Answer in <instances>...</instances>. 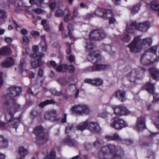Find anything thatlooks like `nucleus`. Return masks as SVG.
<instances>
[{
	"mask_svg": "<svg viewBox=\"0 0 159 159\" xmlns=\"http://www.w3.org/2000/svg\"><path fill=\"white\" fill-rule=\"evenodd\" d=\"M5 109H7V111L5 113V119L8 121L7 124L10 128H13L16 130L19 123L21 122V118L20 116L16 118L14 116L15 111L17 106L13 107L8 101H5L3 102Z\"/></svg>",
	"mask_w": 159,
	"mask_h": 159,
	"instance_id": "f257e3e1",
	"label": "nucleus"
},
{
	"mask_svg": "<svg viewBox=\"0 0 159 159\" xmlns=\"http://www.w3.org/2000/svg\"><path fill=\"white\" fill-rule=\"evenodd\" d=\"M152 43V39L150 38L142 40L140 36H137L134 38L133 40L128 45V47L131 52L137 53L139 52L143 48H146L150 46Z\"/></svg>",
	"mask_w": 159,
	"mask_h": 159,
	"instance_id": "f03ea898",
	"label": "nucleus"
},
{
	"mask_svg": "<svg viewBox=\"0 0 159 159\" xmlns=\"http://www.w3.org/2000/svg\"><path fill=\"white\" fill-rule=\"evenodd\" d=\"M98 51H94L89 52V60L93 63V65L92 67H88V70L92 72L99 71L105 70L108 68L109 65L100 64L102 61Z\"/></svg>",
	"mask_w": 159,
	"mask_h": 159,
	"instance_id": "7ed1b4c3",
	"label": "nucleus"
},
{
	"mask_svg": "<svg viewBox=\"0 0 159 159\" xmlns=\"http://www.w3.org/2000/svg\"><path fill=\"white\" fill-rule=\"evenodd\" d=\"M22 92V89L21 87L15 85L11 86L7 88V94L4 96L6 99L5 101H12L13 102L12 105L13 107L17 106L19 107L16 102L14 98L20 95ZM10 103V102H9Z\"/></svg>",
	"mask_w": 159,
	"mask_h": 159,
	"instance_id": "20e7f679",
	"label": "nucleus"
},
{
	"mask_svg": "<svg viewBox=\"0 0 159 159\" xmlns=\"http://www.w3.org/2000/svg\"><path fill=\"white\" fill-rule=\"evenodd\" d=\"M108 150L109 153L112 156L113 158H115L124 153L123 148L120 146H116L114 145L108 144L106 146L103 147L101 150V153L103 155L102 157H100L101 159H105V156L108 153Z\"/></svg>",
	"mask_w": 159,
	"mask_h": 159,
	"instance_id": "39448f33",
	"label": "nucleus"
},
{
	"mask_svg": "<svg viewBox=\"0 0 159 159\" xmlns=\"http://www.w3.org/2000/svg\"><path fill=\"white\" fill-rule=\"evenodd\" d=\"M44 128L41 125L36 126L33 129V132L36 135V143L39 145H43L48 140L49 133L43 132Z\"/></svg>",
	"mask_w": 159,
	"mask_h": 159,
	"instance_id": "423d86ee",
	"label": "nucleus"
},
{
	"mask_svg": "<svg viewBox=\"0 0 159 159\" xmlns=\"http://www.w3.org/2000/svg\"><path fill=\"white\" fill-rule=\"evenodd\" d=\"M150 23L148 21H146L142 23H139L137 24L136 21L132 22L131 26L127 27L126 30L127 32L133 34L134 33V30L133 29L134 27L135 30H138L141 32H146L150 27Z\"/></svg>",
	"mask_w": 159,
	"mask_h": 159,
	"instance_id": "0eeeda50",
	"label": "nucleus"
},
{
	"mask_svg": "<svg viewBox=\"0 0 159 159\" xmlns=\"http://www.w3.org/2000/svg\"><path fill=\"white\" fill-rule=\"evenodd\" d=\"M146 71V69L144 67L133 69L128 73L127 76L129 78L130 82H135L136 80H141L143 77L144 72Z\"/></svg>",
	"mask_w": 159,
	"mask_h": 159,
	"instance_id": "6e6552de",
	"label": "nucleus"
},
{
	"mask_svg": "<svg viewBox=\"0 0 159 159\" xmlns=\"http://www.w3.org/2000/svg\"><path fill=\"white\" fill-rule=\"evenodd\" d=\"M70 110L72 114L76 116H81L84 114L88 115L90 112L88 106L84 104H78L73 106Z\"/></svg>",
	"mask_w": 159,
	"mask_h": 159,
	"instance_id": "1a4fd4ad",
	"label": "nucleus"
},
{
	"mask_svg": "<svg viewBox=\"0 0 159 159\" xmlns=\"http://www.w3.org/2000/svg\"><path fill=\"white\" fill-rule=\"evenodd\" d=\"M75 128L74 125L72 124H68L67 126L66 127L65 133L67 135V137L63 140L64 143L70 147H74L76 143L75 140L73 139H71V136L68 135L69 132Z\"/></svg>",
	"mask_w": 159,
	"mask_h": 159,
	"instance_id": "9d476101",
	"label": "nucleus"
},
{
	"mask_svg": "<svg viewBox=\"0 0 159 159\" xmlns=\"http://www.w3.org/2000/svg\"><path fill=\"white\" fill-rule=\"evenodd\" d=\"M107 34L102 29H96L93 30L89 34V38L94 40H100L105 38Z\"/></svg>",
	"mask_w": 159,
	"mask_h": 159,
	"instance_id": "9b49d317",
	"label": "nucleus"
},
{
	"mask_svg": "<svg viewBox=\"0 0 159 159\" xmlns=\"http://www.w3.org/2000/svg\"><path fill=\"white\" fill-rule=\"evenodd\" d=\"M44 118L45 120L50 121L52 122L57 121L60 120V118L57 116L56 111L53 109L46 111L44 115Z\"/></svg>",
	"mask_w": 159,
	"mask_h": 159,
	"instance_id": "f8f14e48",
	"label": "nucleus"
},
{
	"mask_svg": "<svg viewBox=\"0 0 159 159\" xmlns=\"http://www.w3.org/2000/svg\"><path fill=\"white\" fill-rule=\"evenodd\" d=\"M111 126L116 129H121L127 126V123L123 120L118 117H114L112 119Z\"/></svg>",
	"mask_w": 159,
	"mask_h": 159,
	"instance_id": "ddd939ff",
	"label": "nucleus"
},
{
	"mask_svg": "<svg viewBox=\"0 0 159 159\" xmlns=\"http://www.w3.org/2000/svg\"><path fill=\"white\" fill-rule=\"evenodd\" d=\"M114 112L117 116L127 115L129 114L130 111L121 105H118L114 108Z\"/></svg>",
	"mask_w": 159,
	"mask_h": 159,
	"instance_id": "4468645a",
	"label": "nucleus"
},
{
	"mask_svg": "<svg viewBox=\"0 0 159 159\" xmlns=\"http://www.w3.org/2000/svg\"><path fill=\"white\" fill-rule=\"evenodd\" d=\"M135 128L139 131H142L146 128L145 124V118L143 116L137 118Z\"/></svg>",
	"mask_w": 159,
	"mask_h": 159,
	"instance_id": "2eb2a0df",
	"label": "nucleus"
},
{
	"mask_svg": "<svg viewBox=\"0 0 159 159\" xmlns=\"http://www.w3.org/2000/svg\"><path fill=\"white\" fill-rule=\"evenodd\" d=\"M39 54V57L32 58L37 60L36 61H33L31 63V67L33 69H36L42 65V57L44 56L45 54L43 53H40Z\"/></svg>",
	"mask_w": 159,
	"mask_h": 159,
	"instance_id": "dca6fc26",
	"label": "nucleus"
},
{
	"mask_svg": "<svg viewBox=\"0 0 159 159\" xmlns=\"http://www.w3.org/2000/svg\"><path fill=\"white\" fill-rule=\"evenodd\" d=\"M88 129L91 132L96 133L100 131V127L98 123L93 122H88Z\"/></svg>",
	"mask_w": 159,
	"mask_h": 159,
	"instance_id": "f3484780",
	"label": "nucleus"
},
{
	"mask_svg": "<svg viewBox=\"0 0 159 159\" xmlns=\"http://www.w3.org/2000/svg\"><path fill=\"white\" fill-rule=\"evenodd\" d=\"M8 140L3 136L0 135V148H7L8 146ZM5 155L0 153V159H5Z\"/></svg>",
	"mask_w": 159,
	"mask_h": 159,
	"instance_id": "a211bd4d",
	"label": "nucleus"
},
{
	"mask_svg": "<svg viewBox=\"0 0 159 159\" xmlns=\"http://www.w3.org/2000/svg\"><path fill=\"white\" fill-rule=\"evenodd\" d=\"M115 97L119 100L123 102L126 101V92L121 90H119L116 91L114 93Z\"/></svg>",
	"mask_w": 159,
	"mask_h": 159,
	"instance_id": "6ab92c4d",
	"label": "nucleus"
},
{
	"mask_svg": "<svg viewBox=\"0 0 159 159\" xmlns=\"http://www.w3.org/2000/svg\"><path fill=\"white\" fill-rule=\"evenodd\" d=\"M15 61L11 57L6 58L2 63V66L3 68H8L11 67L14 65Z\"/></svg>",
	"mask_w": 159,
	"mask_h": 159,
	"instance_id": "aec40b11",
	"label": "nucleus"
},
{
	"mask_svg": "<svg viewBox=\"0 0 159 159\" xmlns=\"http://www.w3.org/2000/svg\"><path fill=\"white\" fill-rule=\"evenodd\" d=\"M152 78L154 80H159V70L154 67H150L148 70Z\"/></svg>",
	"mask_w": 159,
	"mask_h": 159,
	"instance_id": "412c9836",
	"label": "nucleus"
},
{
	"mask_svg": "<svg viewBox=\"0 0 159 159\" xmlns=\"http://www.w3.org/2000/svg\"><path fill=\"white\" fill-rule=\"evenodd\" d=\"M108 10L107 9H102L97 10L94 11V14L98 17H101L104 19L107 20L108 19L107 15Z\"/></svg>",
	"mask_w": 159,
	"mask_h": 159,
	"instance_id": "4be33fe9",
	"label": "nucleus"
},
{
	"mask_svg": "<svg viewBox=\"0 0 159 159\" xmlns=\"http://www.w3.org/2000/svg\"><path fill=\"white\" fill-rule=\"evenodd\" d=\"M148 57L146 53H144L141 56L140 61L142 64L148 66L153 63V62L148 58Z\"/></svg>",
	"mask_w": 159,
	"mask_h": 159,
	"instance_id": "5701e85b",
	"label": "nucleus"
},
{
	"mask_svg": "<svg viewBox=\"0 0 159 159\" xmlns=\"http://www.w3.org/2000/svg\"><path fill=\"white\" fill-rule=\"evenodd\" d=\"M28 153V151L27 149L23 146L20 147L19 148V157L17 158V159H24Z\"/></svg>",
	"mask_w": 159,
	"mask_h": 159,
	"instance_id": "b1692460",
	"label": "nucleus"
},
{
	"mask_svg": "<svg viewBox=\"0 0 159 159\" xmlns=\"http://www.w3.org/2000/svg\"><path fill=\"white\" fill-rule=\"evenodd\" d=\"M143 88L150 93H153L154 91V84L147 82L143 87Z\"/></svg>",
	"mask_w": 159,
	"mask_h": 159,
	"instance_id": "393cba45",
	"label": "nucleus"
},
{
	"mask_svg": "<svg viewBox=\"0 0 159 159\" xmlns=\"http://www.w3.org/2000/svg\"><path fill=\"white\" fill-rule=\"evenodd\" d=\"M105 139L107 141H117L121 142L122 139L120 138L119 135L116 134H114L112 136L106 135L105 136Z\"/></svg>",
	"mask_w": 159,
	"mask_h": 159,
	"instance_id": "a878e982",
	"label": "nucleus"
},
{
	"mask_svg": "<svg viewBox=\"0 0 159 159\" xmlns=\"http://www.w3.org/2000/svg\"><path fill=\"white\" fill-rule=\"evenodd\" d=\"M88 120H87L85 121L76 125V127L78 130L82 131L86 129V128H88Z\"/></svg>",
	"mask_w": 159,
	"mask_h": 159,
	"instance_id": "bb28decb",
	"label": "nucleus"
},
{
	"mask_svg": "<svg viewBox=\"0 0 159 159\" xmlns=\"http://www.w3.org/2000/svg\"><path fill=\"white\" fill-rule=\"evenodd\" d=\"M56 103L54 99H47L44 101L41 102L39 104V107L42 108L47 105L55 104Z\"/></svg>",
	"mask_w": 159,
	"mask_h": 159,
	"instance_id": "cd10ccee",
	"label": "nucleus"
},
{
	"mask_svg": "<svg viewBox=\"0 0 159 159\" xmlns=\"http://www.w3.org/2000/svg\"><path fill=\"white\" fill-rule=\"evenodd\" d=\"M11 49L9 47H3L0 49V55L5 56L11 53Z\"/></svg>",
	"mask_w": 159,
	"mask_h": 159,
	"instance_id": "c85d7f7f",
	"label": "nucleus"
},
{
	"mask_svg": "<svg viewBox=\"0 0 159 159\" xmlns=\"http://www.w3.org/2000/svg\"><path fill=\"white\" fill-rule=\"evenodd\" d=\"M32 50L34 53L30 54V56L31 58L39 57L40 54L39 53H42L40 52H39V48L37 46L34 45L33 46Z\"/></svg>",
	"mask_w": 159,
	"mask_h": 159,
	"instance_id": "c756f323",
	"label": "nucleus"
},
{
	"mask_svg": "<svg viewBox=\"0 0 159 159\" xmlns=\"http://www.w3.org/2000/svg\"><path fill=\"white\" fill-rule=\"evenodd\" d=\"M141 6L140 3H138L133 7L130 9L131 14L134 15L138 13L140 9Z\"/></svg>",
	"mask_w": 159,
	"mask_h": 159,
	"instance_id": "7c9ffc66",
	"label": "nucleus"
},
{
	"mask_svg": "<svg viewBox=\"0 0 159 159\" xmlns=\"http://www.w3.org/2000/svg\"><path fill=\"white\" fill-rule=\"evenodd\" d=\"M85 44L86 45L85 46V48L86 52H88L93 49L94 44L90 41H87L85 42Z\"/></svg>",
	"mask_w": 159,
	"mask_h": 159,
	"instance_id": "2f4dec72",
	"label": "nucleus"
},
{
	"mask_svg": "<svg viewBox=\"0 0 159 159\" xmlns=\"http://www.w3.org/2000/svg\"><path fill=\"white\" fill-rule=\"evenodd\" d=\"M151 7L154 11L158 12L159 11V4L157 0H153L151 3Z\"/></svg>",
	"mask_w": 159,
	"mask_h": 159,
	"instance_id": "473e14b6",
	"label": "nucleus"
},
{
	"mask_svg": "<svg viewBox=\"0 0 159 159\" xmlns=\"http://www.w3.org/2000/svg\"><path fill=\"white\" fill-rule=\"evenodd\" d=\"M67 70V65L63 64V65H59L57 67L56 70L58 72H61L62 71L65 72Z\"/></svg>",
	"mask_w": 159,
	"mask_h": 159,
	"instance_id": "72a5a7b5",
	"label": "nucleus"
},
{
	"mask_svg": "<svg viewBox=\"0 0 159 159\" xmlns=\"http://www.w3.org/2000/svg\"><path fill=\"white\" fill-rule=\"evenodd\" d=\"M65 14L64 11L61 9H58L55 11L54 14L55 16L57 18L63 17Z\"/></svg>",
	"mask_w": 159,
	"mask_h": 159,
	"instance_id": "f704fd0d",
	"label": "nucleus"
},
{
	"mask_svg": "<svg viewBox=\"0 0 159 159\" xmlns=\"http://www.w3.org/2000/svg\"><path fill=\"white\" fill-rule=\"evenodd\" d=\"M103 83V80L100 78H97L93 79V85L99 86L102 85Z\"/></svg>",
	"mask_w": 159,
	"mask_h": 159,
	"instance_id": "c9c22d12",
	"label": "nucleus"
},
{
	"mask_svg": "<svg viewBox=\"0 0 159 159\" xmlns=\"http://www.w3.org/2000/svg\"><path fill=\"white\" fill-rule=\"evenodd\" d=\"M101 140L99 138H97L96 141L93 143V146L96 148H98L101 147Z\"/></svg>",
	"mask_w": 159,
	"mask_h": 159,
	"instance_id": "e433bc0d",
	"label": "nucleus"
},
{
	"mask_svg": "<svg viewBox=\"0 0 159 159\" xmlns=\"http://www.w3.org/2000/svg\"><path fill=\"white\" fill-rule=\"evenodd\" d=\"M121 142L123 144H125L127 145H129L133 143V141L131 139H122Z\"/></svg>",
	"mask_w": 159,
	"mask_h": 159,
	"instance_id": "4c0bfd02",
	"label": "nucleus"
},
{
	"mask_svg": "<svg viewBox=\"0 0 159 159\" xmlns=\"http://www.w3.org/2000/svg\"><path fill=\"white\" fill-rule=\"evenodd\" d=\"M111 12V16L109 18V23L110 25L113 24L116 21V20L115 17H113V14L112 11L111 10H108Z\"/></svg>",
	"mask_w": 159,
	"mask_h": 159,
	"instance_id": "58836bf2",
	"label": "nucleus"
},
{
	"mask_svg": "<svg viewBox=\"0 0 159 159\" xmlns=\"http://www.w3.org/2000/svg\"><path fill=\"white\" fill-rule=\"evenodd\" d=\"M51 93L54 95L57 96H60L62 94V91H58L55 89H52L50 90Z\"/></svg>",
	"mask_w": 159,
	"mask_h": 159,
	"instance_id": "ea45409f",
	"label": "nucleus"
},
{
	"mask_svg": "<svg viewBox=\"0 0 159 159\" xmlns=\"http://www.w3.org/2000/svg\"><path fill=\"white\" fill-rule=\"evenodd\" d=\"M7 18V15L6 11L2 9H0V18L5 19Z\"/></svg>",
	"mask_w": 159,
	"mask_h": 159,
	"instance_id": "a19ab883",
	"label": "nucleus"
},
{
	"mask_svg": "<svg viewBox=\"0 0 159 159\" xmlns=\"http://www.w3.org/2000/svg\"><path fill=\"white\" fill-rule=\"evenodd\" d=\"M153 95V99L152 101V103H155L159 101V94L153 93H152Z\"/></svg>",
	"mask_w": 159,
	"mask_h": 159,
	"instance_id": "79ce46f5",
	"label": "nucleus"
},
{
	"mask_svg": "<svg viewBox=\"0 0 159 159\" xmlns=\"http://www.w3.org/2000/svg\"><path fill=\"white\" fill-rule=\"evenodd\" d=\"M131 37L128 34H125L123 35L122 40L124 42H127L130 40Z\"/></svg>",
	"mask_w": 159,
	"mask_h": 159,
	"instance_id": "37998d69",
	"label": "nucleus"
},
{
	"mask_svg": "<svg viewBox=\"0 0 159 159\" xmlns=\"http://www.w3.org/2000/svg\"><path fill=\"white\" fill-rule=\"evenodd\" d=\"M148 52L152 53L155 55H157V46H153L148 49Z\"/></svg>",
	"mask_w": 159,
	"mask_h": 159,
	"instance_id": "c03bdc74",
	"label": "nucleus"
},
{
	"mask_svg": "<svg viewBox=\"0 0 159 159\" xmlns=\"http://www.w3.org/2000/svg\"><path fill=\"white\" fill-rule=\"evenodd\" d=\"M40 45L41 48V51L42 52H45L47 51L48 47L47 43H40Z\"/></svg>",
	"mask_w": 159,
	"mask_h": 159,
	"instance_id": "a18cd8bd",
	"label": "nucleus"
},
{
	"mask_svg": "<svg viewBox=\"0 0 159 159\" xmlns=\"http://www.w3.org/2000/svg\"><path fill=\"white\" fill-rule=\"evenodd\" d=\"M73 15L71 18L72 20H73L75 18L77 17L78 15V9L77 7H74L73 9Z\"/></svg>",
	"mask_w": 159,
	"mask_h": 159,
	"instance_id": "49530a36",
	"label": "nucleus"
},
{
	"mask_svg": "<svg viewBox=\"0 0 159 159\" xmlns=\"http://www.w3.org/2000/svg\"><path fill=\"white\" fill-rule=\"evenodd\" d=\"M56 156V153L55 151H51L48 156V159H54Z\"/></svg>",
	"mask_w": 159,
	"mask_h": 159,
	"instance_id": "de8ad7c7",
	"label": "nucleus"
},
{
	"mask_svg": "<svg viewBox=\"0 0 159 159\" xmlns=\"http://www.w3.org/2000/svg\"><path fill=\"white\" fill-rule=\"evenodd\" d=\"M58 81L61 85L63 86L66 85L67 83L66 80L63 78H60L59 79Z\"/></svg>",
	"mask_w": 159,
	"mask_h": 159,
	"instance_id": "09e8293b",
	"label": "nucleus"
},
{
	"mask_svg": "<svg viewBox=\"0 0 159 159\" xmlns=\"http://www.w3.org/2000/svg\"><path fill=\"white\" fill-rule=\"evenodd\" d=\"M71 26V25L69 24L67 26V29L68 30V34L69 35V37L70 39H71L73 38V36L71 32V30L70 28V27Z\"/></svg>",
	"mask_w": 159,
	"mask_h": 159,
	"instance_id": "8fccbe9b",
	"label": "nucleus"
},
{
	"mask_svg": "<svg viewBox=\"0 0 159 159\" xmlns=\"http://www.w3.org/2000/svg\"><path fill=\"white\" fill-rule=\"evenodd\" d=\"M67 70L70 73H73L75 70V68L74 66L70 65L68 66H67Z\"/></svg>",
	"mask_w": 159,
	"mask_h": 159,
	"instance_id": "3c124183",
	"label": "nucleus"
},
{
	"mask_svg": "<svg viewBox=\"0 0 159 159\" xmlns=\"http://www.w3.org/2000/svg\"><path fill=\"white\" fill-rule=\"evenodd\" d=\"M30 115L31 116L34 118L37 117L38 115V113L37 111L35 110H33L30 112Z\"/></svg>",
	"mask_w": 159,
	"mask_h": 159,
	"instance_id": "603ef678",
	"label": "nucleus"
},
{
	"mask_svg": "<svg viewBox=\"0 0 159 159\" xmlns=\"http://www.w3.org/2000/svg\"><path fill=\"white\" fill-rule=\"evenodd\" d=\"M29 41V40L28 37L26 36L23 37V43H25V45H27L28 44Z\"/></svg>",
	"mask_w": 159,
	"mask_h": 159,
	"instance_id": "864d4df0",
	"label": "nucleus"
},
{
	"mask_svg": "<svg viewBox=\"0 0 159 159\" xmlns=\"http://www.w3.org/2000/svg\"><path fill=\"white\" fill-rule=\"evenodd\" d=\"M56 7V4L54 2H52L49 5V7L52 11H53L55 9Z\"/></svg>",
	"mask_w": 159,
	"mask_h": 159,
	"instance_id": "5fc2aeb1",
	"label": "nucleus"
},
{
	"mask_svg": "<svg viewBox=\"0 0 159 159\" xmlns=\"http://www.w3.org/2000/svg\"><path fill=\"white\" fill-rule=\"evenodd\" d=\"M6 123L1 122L0 123V129L3 130L6 129Z\"/></svg>",
	"mask_w": 159,
	"mask_h": 159,
	"instance_id": "6e6d98bb",
	"label": "nucleus"
},
{
	"mask_svg": "<svg viewBox=\"0 0 159 159\" xmlns=\"http://www.w3.org/2000/svg\"><path fill=\"white\" fill-rule=\"evenodd\" d=\"M84 82L89 84L93 85V79H86L84 80Z\"/></svg>",
	"mask_w": 159,
	"mask_h": 159,
	"instance_id": "4d7b16f0",
	"label": "nucleus"
},
{
	"mask_svg": "<svg viewBox=\"0 0 159 159\" xmlns=\"http://www.w3.org/2000/svg\"><path fill=\"white\" fill-rule=\"evenodd\" d=\"M30 34L33 36H38L40 34L39 32L34 30H32L30 32Z\"/></svg>",
	"mask_w": 159,
	"mask_h": 159,
	"instance_id": "13d9d810",
	"label": "nucleus"
},
{
	"mask_svg": "<svg viewBox=\"0 0 159 159\" xmlns=\"http://www.w3.org/2000/svg\"><path fill=\"white\" fill-rule=\"evenodd\" d=\"M67 115L66 114H64V115L63 117L62 118L61 120V123H66V118Z\"/></svg>",
	"mask_w": 159,
	"mask_h": 159,
	"instance_id": "bf43d9fd",
	"label": "nucleus"
},
{
	"mask_svg": "<svg viewBox=\"0 0 159 159\" xmlns=\"http://www.w3.org/2000/svg\"><path fill=\"white\" fill-rule=\"evenodd\" d=\"M4 40L8 44H10L12 42V39L10 37H5Z\"/></svg>",
	"mask_w": 159,
	"mask_h": 159,
	"instance_id": "052dcab7",
	"label": "nucleus"
},
{
	"mask_svg": "<svg viewBox=\"0 0 159 159\" xmlns=\"http://www.w3.org/2000/svg\"><path fill=\"white\" fill-rule=\"evenodd\" d=\"M28 75L29 77L31 79L34 78V73L33 71H29L28 73Z\"/></svg>",
	"mask_w": 159,
	"mask_h": 159,
	"instance_id": "680f3d73",
	"label": "nucleus"
},
{
	"mask_svg": "<svg viewBox=\"0 0 159 159\" xmlns=\"http://www.w3.org/2000/svg\"><path fill=\"white\" fill-rule=\"evenodd\" d=\"M43 75V69L40 68L38 71V75L39 76L42 77Z\"/></svg>",
	"mask_w": 159,
	"mask_h": 159,
	"instance_id": "e2e57ef3",
	"label": "nucleus"
},
{
	"mask_svg": "<svg viewBox=\"0 0 159 159\" xmlns=\"http://www.w3.org/2000/svg\"><path fill=\"white\" fill-rule=\"evenodd\" d=\"M41 41L40 43H45L46 41L45 39V35H43L41 37Z\"/></svg>",
	"mask_w": 159,
	"mask_h": 159,
	"instance_id": "0e129e2a",
	"label": "nucleus"
},
{
	"mask_svg": "<svg viewBox=\"0 0 159 159\" xmlns=\"http://www.w3.org/2000/svg\"><path fill=\"white\" fill-rule=\"evenodd\" d=\"M98 116L101 117L102 118H105L107 116V114L105 112H103L101 113H99L98 114Z\"/></svg>",
	"mask_w": 159,
	"mask_h": 159,
	"instance_id": "69168bd1",
	"label": "nucleus"
},
{
	"mask_svg": "<svg viewBox=\"0 0 159 159\" xmlns=\"http://www.w3.org/2000/svg\"><path fill=\"white\" fill-rule=\"evenodd\" d=\"M93 16V14H88L85 16V19L86 20H90L92 18Z\"/></svg>",
	"mask_w": 159,
	"mask_h": 159,
	"instance_id": "338daca9",
	"label": "nucleus"
},
{
	"mask_svg": "<svg viewBox=\"0 0 159 159\" xmlns=\"http://www.w3.org/2000/svg\"><path fill=\"white\" fill-rule=\"evenodd\" d=\"M20 32L21 34L24 35H25L28 34L27 30L25 29H23L21 30Z\"/></svg>",
	"mask_w": 159,
	"mask_h": 159,
	"instance_id": "774afa93",
	"label": "nucleus"
}]
</instances>
